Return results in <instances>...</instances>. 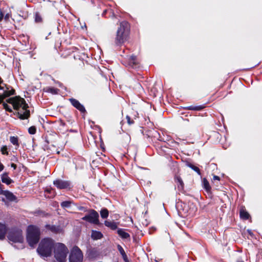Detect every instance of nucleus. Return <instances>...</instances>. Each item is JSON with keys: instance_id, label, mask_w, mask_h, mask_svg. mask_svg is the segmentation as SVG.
I'll list each match as a JSON object with an SVG mask.
<instances>
[{"instance_id": "obj_37", "label": "nucleus", "mask_w": 262, "mask_h": 262, "mask_svg": "<svg viewBox=\"0 0 262 262\" xmlns=\"http://www.w3.org/2000/svg\"><path fill=\"white\" fill-rule=\"evenodd\" d=\"M169 144L165 142V141H163V142L160 145L161 147H166L168 148V146H169Z\"/></svg>"}, {"instance_id": "obj_47", "label": "nucleus", "mask_w": 262, "mask_h": 262, "mask_svg": "<svg viewBox=\"0 0 262 262\" xmlns=\"http://www.w3.org/2000/svg\"><path fill=\"white\" fill-rule=\"evenodd\" d=\"M2 82V78L0 77V83Z\"/></svg>"}, {"instance_id": "obj_39", "label": "nucleus", "mask_w": 262, "mask_h": 262, "mask_svg": "<svg viewBox=\"0 0 262 262\" xmlns=\"http://www.w3.org/2000/svg\"><path fill=\"white\" fill-rule=\"evenodd\" d=\"M40 214L42 215L43 216L49 215L48 213H45V212L42 211H40Z\"/></svg>"}, {"instance_id": "obj_19", "label": "nucleus", "mask_w": 262, "mask_h": 262, "mask_svg": "<svg viewBox=\"0 0 262 262\" xmlns=\"http://www.w3.org/2000/svg\"><path fill=\"white\" fill-rule=\"evenodd\" d=\"M103 237V234L100 232L96 230H92L91 238L94 240H98L101 239Z\"/></svg>"}, {"instance_id": "obj_31", "label": "nucleus", "mask_w": 262, "mask_h": 262, "mask_svg": "<svg viewBox=\"0 0 262 262\" xmlns=\"http://www.w3.org/2000/svg\"><path fill=\"white\" fill-rule=\"evenodd\" d=\"M34 20L36 23H41L42 22L43 19L42 16L39 12H36L34 14Z\"/></svg>"}, {"instance_id": "obj_51", "label": "nucleus", "mask_w": 262, "mask_h": 262, "mask_svg": "<svg viewBox=\"0 0 262 262\" xmlns=\"http://www.w3.org/2000/svg\"><path fill=\"white\" fill-rule=\"evenodd\" d=\"M47 192H49V193L50 192V190H47Z\"/></svg>"}, {"instance_id": "obj_46", "label": "nucleus", "mask_w": 262, "mask_h": 262, "mask_svg": "<svg viewBox=\"0 0 262 262\" xmlns=\"http://www.w3.org/2000/svg\"><path fill=\"white\" fill-rule=\"evenodd\" d=\"M237 262H244V261H243V260H237Z\"/></svg>"}, {"instance_id": "obj_23", "label": "nucleus", "mask_w": 262, "mask_h": 262, "mask_svg": "<svg viewBox=\"0 0 262 262\" xmlns=\"http://www.w3.org/2000/svg\"><path fill=\"white\" fill-rule=\"evenodd\" d=\"M205 107V105H200L198 106L190 105L185 107L184 108L186 110H192V111H201Z\"/></svg>"}, {"instance_id": "obj_34", "label": "nucleus", "mask_w": 262, "mask_h": 262, "mask_svg": "<svg viewBox=\"0 0 262 262\" xmlns=\"http://www.w3.org/2000/svg\"><path fill=\"white\" fill-rule=\"evenodd\" d=\"M3 107H4V108L7 112H9L10 113H12L13 112L12 110L11 109V108L10 107L9 105H8L7 104V103H5V102H3Z\"/></svg>"}, {"instance_id": "obj_43", "label": "nucleus", "mask_w": 262, "mask_h": 262, "mask_svg": "<svg viewBox=\"0 0 262 262\" xmlns=\"http://www.w3.org/2000/svg\"><path fill=\"white\" fill-rule=\"evenodd\" d=\"M159 141H161L162 143H163V141H164V139L163 138H162L161 137H159Z\"/></svg>"}, {"instance_id": "obj_9", "label": "nucleus", "mask_w": 262, "mask_h": 262, "mask_svg": "<svg viewBox=\"0 0 262 262\" xmlns=\"http://www.w3.org/2000/svg\"><path fill=\"white\" fill-rule=\"evenodd\" d=\"M54 185L58 189H67L70 190L72 188V183L69 180L57 179L53 182Z\"/></svg>"}, {"instance_id": "obj_17", "label": "nucleus", "mask_w": 262, "mask_h": 262, "mask_svg": "<svg viewBox=\"0 0 262 262\" xmlns=\"http://www.w3.org/2000/svg\"><path fill=\"white\" fill-rule=\"evenodd\" d=\"M7 232V226L5 224L0 223V240L2 241L5 238Z\"/></svg>"}, {"instance_id": "obj_18", "label": "nucleus", "mask_w": 262, "mask_h": 262, "mask_svg": "<svg viewBox=\"0 0 262 262\" xmlns=\"http://www.w3.org/2000/svg\"><path fill=\"white\" fill-rule=\"evenodd\" d=\"M174 180L175 182L178 185V187L179 189H183L184 184L181 177L178 174H176L174 177Z\"/></svg>"}, {"instance_id": "obj_4", "label": "nucleus", "mask_w": 262, "mask_h": 262, "mask_svg": "<svg viewBox=\"0 0 262 262\" xmlns=\"http://www.w3.org/2000/svg\"><path fill=\"white\" fill-rule=\"evenodd\" d=\"M40 236V230L39 227L33 225L28 226L26 239L30 247H34L38 243Z\"/></svg>"}, {"instance_id": "obj_42", "label": "nucleus", "mask_w": 262, "mask_h": 262, "mask_svg": "<svg viewBox=\"0 0 262 262\" xmlns=\"http://www.w3.org/2000/svg\"><path fill=\"white\" fill-rule=\"evenodd\" d=\"M0 16H2V19H3L4 17V13L2 12V11L0 12Z\"/></svg>"}, {"instance_id": "obj_20", "label": "nucleus", "mask_w": 262, "mask_h": 262, "mask_svg": "<svg viewBox=\"0 0 262 262\" xmlns=\"http://www.w3.org/2000/svg\"><path fill=\"white\" fill-rule=\"evenodd\" d=\"M43 91L53 95H56L58 94L59 90L54 87L47 86L43 89Z\"/></svg>"}, {"instance_id": "obj_22", "label": "nucleus", "mask_w": 262, "mask_h": 262, "mask_svg": "<svg viewBox=\"0 0 262 262\" xmlns=\"http://www.w3.org/2000/svg\"><path fill=\"white\" fill-rule=\"evenodd\" d=\"M203 187L207 193L211 192V187L206 178H204L202 180Z\"/></svg>"}, {"instance_id": "obj_44", "label": "nucleus", "mask_w": 262, "mask_h": 262, "mask_svg": "<svg viewBox=\"0 0 262 262\" xmlns=\"http://www.w3.org/2000/svg\"><path fill=\"white\" fill-rule=\"evenodd\" d=\"M159 141H161L162 143H163V141H164V139L163 138H162L161 137H159Z\"/></svg>"}, {"instance_id": "obj_48", "label": "nucleus", "mask_w": 262, "mask_h": 262, "mask_svg": "<svg viewBox=\"0 0 262 262\" xmlns=\"http://www.w3.org/2000/svg\"><path fill=\"white\" fill-rule=\"evenodd\" d=\"M46 142H47L48 143H49V141L46 139Z\"/></svg>"}, {"instance_id": "obj_10", "label": "nucleus", "mask_w": 262, "mask_h": 262, "mask_svg": "<svg viewBox=\"0 0 262 262\" xmlns=\"http://www.w3.org/2000/svg\"><path fill=\"white\" fill-rule=\"evenodd\" d=\"M69 100L71 104L81 113L85 114L86 113L84 106L78 100L73 98H70Z\"/></svg>"}, {"instance_id": "obj_2", "label": "nucleus", "mask_w": 262, "mask_h": 262, "mask_svg": "<svg viewBox=\"0 0 262 262\" xmlns=\"http://www.w3.org/2000/svg\"><path fill=\"white\" fill-rule=\"evenodd\" d=\"M130 26L129 23L123 20L119 23V27L116 31L115 37L114 38V44L116 47L122 46L129 37Z\"/></svg>"}, {"instance_id": "obj_6", "label": "nucleus", "mask_w": 262, "mask_h": 262, "mask_svg": "<svg viewBox=\"0 0 262 262\" xmlns=\"http://www.w3.org/2000/svg\"><path fill=\"white\" fill-rule=\"evenodd\" d=\"M8 239L13 243H22L24 241L23 231L18 228H12L8 233Z\"/></svg>"}, {"instance_id": "obj_41", "label": "nucleus", "mask_w": 262, "mask_h": 262, "mask_svg": "<svg viewBox=\"0 0 262 262\" xmlns=\"http://www.w3.org/2000/svg\"><path fill=\"white\" fill-rule=\"evenodd\" d=\"M4 168V166L2 163L0 164V172L2 171Z\"/></svg>"}, {"instance_id": "obj_11", "label": "nucleus", "mask_w": 262, "mask_h": 262, "mask_svg": "<svg viewBox=\"0 0 262 262\" xmlns=\"http://www.w3.org/2000/svg\"><path fill=\"white\" fill-rule=\"evenodd\" d=\"M45 228L54 234H59L63 232V229L60 225L47 224Z\"/></svg>"}, {"instance_id": "obj_13", "label": "nucleus", "mask_w": 262, "mask_h": 262, "mask_svg": "<svg viewBox=\"0 0 262 262\" xmlns=\"http://www.w3.org/2000/svg\"><path fill=\"white\" fill-rule=\"evenodd\" d=\"M5 196L6 199L9 202H18L17 198L11 191L9 190H4L2 194Z\"/></svg>"}, {"instance_id": "obj_45", "label": "nucleus", "mask_w": 262, "mask_h": 262, "mask_svg": "<svg viewBox=\"0 0 262 262\" xmlns=\"http://www.w3.org/2000/svg\"><path fill=\"white\" fill-rule=\"evenodd\" d=\"M2 201L4 202H6V200L4 198H3L2 199Z\"/></svg>"}, {"instance_id": "obj_3", "label": "nucleus", "mask_w": 262, "mask_h": 262, "mask_svg": "<svg viewBox=\"0 0 262 262\" xmlns=\"http://www.w3.org/2000/svg\"><path fill=\"white\" fill-rule=\"evenodd\" d=\"M56 244L54 241L50 237L44 238L39 243L37 252L41 257H50L52 255Z\"/></svg>"}, {"instance_id": "obj_12", "label": "nucleus", "mask_w": 262, "mask_h": 262, "mask_svg": "<svg viewBox=\"0 0 262 262\" xmlns=\"http://www.w3.org/2000/svg\"><path fill=\"white\" fill-rule=\"evenodd\" d=\"M128 65L134 69L138 68L140 67V62L136 55H132L128 59Z\"/></svg>"}, {"instance_id": "obj_40", "label": "nucleus", "mask_w": 262, "mask_h": 262, "mask_svg": "<svg viewBox=\"0 0 262 262\" xmlns=\"http://www.w3.org/2000/svg\"><path fill=\"white\" fill-rule=\"evenodd\" d=\"M11 166L14 169H16V168H17V166L14 163H11Z\"/></svg>"}, {"instance_id": "obj_16", "label": "nucleus", "mask_w": 262, "mask_h": 262, "mask_svg": "<svg viewBox=\"0 0 262 262\" xmlns=\"http://www.w3.org/2000/svg\"><path fill=\"white\" fill-rule=\"evenodd\" d=\"M104 224L112 230H115L118 228V223L113 221L106 220L104 221Z\"/></svg>"}, {"instance_id": "obj_1", "label": "nucleus", "mask_w": 262, "mask_h": 262, "mask_svg": "<svg viewBox=\"0 0 262 262\" xmlns=\"http://www.w3.org/2000/svg\"><path fill=\"white\" fill-rule=\"evenodd\" d=\"M6 102L13 105L14 110L13 115L20 120L28 119L30 117V111L29 105L23 98L19 96L8 98Z\"/></svg>"}, {"instance_id": "obj_14", "label": "nucleus", "mask_w": 262, "mask_h": 262, "mask_svg": "<svg viewBox=\"0 0 262 262\" xmlns=\"http://www.w3.org/2000/svg\"><path fill=\"white\" fill-rule=\"evenodd\" d=\"M239 216L243 220H247L250 218V215L247 211L245 207L244 206H242L240 208Z\"/></svg>"}, {"instance_id": "obj_32", "label": "nucleus", "mask_w": 262, "mask_h": 262, "mask_svg": "<svg viewBox=\"0 0 262 262\" xmlns=\"http://www.w3.org/2000/svg\"><path fill=\"white\" fill-rule=\"evenodd\" d=\"M1 151L3 155H8V147L6 145H3L1 148Z\"/></svg>"}, {"instance_id": "obj_38", "label": "nucleus", "mask_w": 262, "mask_h": 262, "mask_svg": "<svg viewBox=\"0 0 262 262\" xmlns=\"http://www.w3.org/2000/svg\"><path fill=\"white\" fill-rule=\"evenodd\" d=\"M220 179H221L220 177L217 176H214L213 177V180H214V181H215V180L220 181Z\"/></svg>"}, {"instance_id": "obj_25", "label": "nucleus", "mask_w": 262, "mask_h": 262, "mask_svg": "<svg viewBox=\"0 0 262 262\" xmlns=\"http://www.w3.org/2000/svg\"><path fill=\"white\" fill-rule=\"evenodd\" d=\"M15 94V90L13 88H11L10 90H5L3 92V93L2 94V95L3 96L4 99L10 97L12 95H14Z\"/></svg>"}, {"instance_id": "obj_26", "label": "nucleus", "mask_w": 262, "mask_h": 262, "mask_svg": "<svg viewBox=\"0 0 262 262\" xmlns=\"http://www.w3.org/2000/svg\"><path fill=\"white\" fill-rule=\"evenodd\" d=\"M186 165L195 171L199 175H201V170L199 168L189 162H186Z\"/></svg>"}, {"instance_id": "obj_52", "label": "nucleus", "mask_w": 262, "mask_h": 262, "mask_svg": "<svg viewBox=\"0 0 262 262\" xmlns=\"http://www.w3.org/2000/svg\"><path fill=\"white\" fill-rule=\"evenodd\" d=\"M105 12H106V10L104 11V12H103V13H105Z\"/></svg>"}, {"instance_id": "obj_49", "label": "nucleus", "mask_w": 262, "mask_h": 262, "mask_svg": "<svg viewBox=\"0 0 262 262\" xmlns=\"http://www.w3.org/2000/svg\"><path fill=\"white\" fill-rule=\"evenodd\" d=\"M2 20V16H0V21Z\"/></svg>"}, {"instance_id": "obj_29", "label": "nucleus", "mask_w": 262, "mask_h": 262, "mask_svg": "<svg viewBox=\"0 0 262 262\" xmlns=\"http://www.w3.org/2000/svg\"><path fill=\"white\" fill-rule=\"evenodd\" d=\"M137 117H137L136 115H135V116L134 117H132L131 116H130L129 115H126V119L127 120V124L129 125H132L134 124L135 120H136Z\"/></svg>"}, {"instance_id": "obj_36", "label": "nucleus", "mask_w": 262, "mask_h": 262, "mask_svg": "<svg viewBox=\"0 0 262 262\" xmlns=\"http://www.w3.org/2000/svg\"><path fill=\"white\" fill-rule=\"evenodd\" d=\"M3 82H2V83ZM1 84V83H0ZM0 90H4V86H1V84H0ZM4 98L2 95V94H0V104L3 103L4 102Z\"/></svg>"}, {"instance_id": "obj_7", "label": "nucleus", "mask_w": 262, "mask_h": 262, "mask_svg": "<svg viewBox=\"0 0 262 262\" xmlns=\"http://www.w3.org/2000/svg\"><path fill=\"white\" fill-rule=\"evenodd\" d=\"M99 214L94 209H89L88 214L82 217V220L90 223L101 226L102 224L100 223L99 220Z\"/></svg>"}, {"instance_id": "obj_33", "label": "nucleus", "mask_w": 262, "mask_h": 262, "mask_svg": "<svg viewBox=\"0 0 262 262\" xmlns=\"http://www.w3.org/2000/svg\"><path fill=\"white\" fill-rule=\"evenodd\" d=\"M28 132L31 135H34L36 132V128L35 126H32L28 128Z\"/></svg>"}, {"instance_id": "obj_15", "label": "nucleus", "mask_w": 262, "mask_h": 262, "mask_svg": "<svg viewBox=\"0 0 262 262\" xmlns=\"http://www.w3.org/2000/svg\"><path fill=\"white\" fill-rule=\"evenodd\" d=\"M1 179L3 183L8 185L14 182L13 180L8 176L7 172H4L1 175Z\"/></svg>"}, {"instance_id": "obj_24", "label": "nucleus", "mask_w": 262, "mask_h": 262, "mask_svg": "<svg viewBox=\"0 0 262 262\" xmlns=\"http://www.w3.org/2000/svg\"><path fill=\"white\" fill-rule=\"evenodd\" d=\"M117 249L118 251H119L120 253L122 255V258L124 260L125 262H129L128 257L127 256V255L126 254L123 248L122 247V246L120 245H117Z\"/></svg>"}, {"instance_id": "obj_8", "label": "nucleus", "mask_w": 262, "mask_h": 262, "mask_svg": "<svg viewBox=\"0 0 262 262\" xmlns=\"http://www.w3.org/2000/svg\"><path fill=\"white\" fill-rule=\"evenodd\" d=\"M83 260V254L80 248L74 246L70 255L69 260L70 262H82Z\"/></svg>"}, {"instance_id": "obj_30", "label": "nucleus", "mask_w": 262, "mask_h": 262, "mask_svg": "<svg viewBox=\"0 0 262 262\" xmlns=\"http://www.w3.org/2000/svg\"><path fill=\"white\" fill-rule=\"evenodd\" d=\"M73 203V202L72 201H63L60 203V206L63 209L68 208L71 206Z\"/></svg>"}, {"instance_id": "obj_35", "label": "nucleus", "mask_w": 262, "mask_h": 262, "mask_svg": "<svg viewBox=\"0 0 262 262\" xmlns=\"http://www.w3.org/2000/svg\"><path fill=\"white\" fill-rule=\"evenodd\" d=\"M1 86H4V90H3V91H4L5 90H10V89H11V88H12L11 86L4 83L3 80V83H1Z\"/></svg>"}, {"instance_id": "obj_28", "label": "nucleus", "mask_w": 262, "mask_h": 262, "mask_svg": "<svg viewBox=\"0 0 262 262\" xmlns=\"http://www.w3.org/2000/svg\"><path fill=\"white\" fill-rule=\"evenodd\" d=\"M100 214L102 219H107L109 215V211L107 209L103 208L101 209Z\"/></svg>"}, {"instance_id": "obj_50", "label": "nucleus", "mask_w": 262, "mask_h": 262, "mask_svg": "<svg viewBox=\"0 0 262 262\" xmlns=\"http://www.w3.org/2000/svg\"><path fill=\"white\" fill-rule=\"evenodd\" d=\"M5 18H8V15H6Z\"/></svg>"}, {"instance_id": "obj_21", "label": "nucleus", "mask_w": 262, "mask_h": 262, "mask_svg": "<svg viewBox=\"0 0 262 262\" xmlns=\"http://www.w3.org/2000/svg\"><path fill=\"white\" fill-rule=\"evenodd\" d=\"M117 233L122 239L130 238L129 234L125 232L124 229L119 228L117 230Z\"/></svg>"}, {"instance_id": "obj_27", "label": "nucleus", "mask_w": 262, "mask_h": 262, "mask_svg": "<svg viewBox=\"0 0 262 262\" xmlns=\"http://www.w3.org/2000/svg\"><path fill=\"white\" fill-rule=\"evenodd\" d=\"M10 141L13 145L15 146L16 148L19 146L18 137L17 136H11L10 137Z\"/></svg>"}, {"instance_id": "obj_5", "label": "nucleus", "mask_w": 262, "mask_h": 262, "mask_svg": "<svg viewBox=\"0 0 262 262\" xmlns=\"http://www.w3.org/2000/svg\"><path fill=\"white\" fill-rule=\"evenodd\" d=\"M68 252L67 247L63 244H56L54 249V257L58 261L65 262Z\"/></svg>"}]
</instances>
